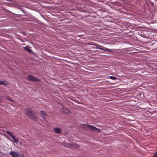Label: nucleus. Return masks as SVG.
Wrapping results in <instances>:
<instances>
[{
	"mask_svg": "<svg viewBox=\"0 0 157 157\" xmlns=\"http://www.w3.org/2000/svg\"><path fill=\"white\" fill-rule=\"evenodd\" d=\"M21 157H23V156L22 155H21Z\"/></svg>",
	"mask_w": 157,
	"mask_h": 157,
	"instance_id": "obj_14",
	"label": "nucleus"
},
{
	"mask_svg": "<svg viewBox=\"0 0 157 157\" xmlns=\"http://www.w3.org/2000/svg\"><path fill=\"white\" fill-rule=\"evenodd\" d=\"M110 78L113 80H115L117 79L116 77L113 76H110Z\"/></svg>",
	"mask_w": 157,
	"mask_h": 157,
	"instance_id": "obj_12",
	"label": "nucleus"
},
{
	"mask_svg": "<svg viewBox=\"0 0 157 157\" xmlns=\"http://www.w3.org/2000/svg\"><path fill=\"white\" fill-rule=\"evenodd\" d=\"M24 49L26 51H28L29 52H31V50L30 48L28 46H27L24 48Z\"/></svg>",
	"mask_w": 157,
	"mask_h": 157,
	"instance_id": "obj_9",
	"label": "nucleus"
},
{
	"mask_svg": "<svg viewBox=\"0 0 157 157\" xmlns=\"http://www.w3.org/2000/svg\"><path fill=\"white\" fill-rule=\"evenodd\" d=\"M26 112L29 117L33 120L35 121L36 119V115L32 111L31 109H28L26 110Z\"/></svg>",
	"mask_w": 157,
	"mask_h": 157,
	"instance_id": "obj_1",
	"label": "nucleus"
},
{
	"mask_svg": "<svg viewBox=\"0 0 157 157\" xmlns=\"http://www.w3.org/2000/svg\"><path fill=\"white\" fill-rule=\"evenodd\" d=\"M7 133L12 138L13 140L15 143H17L19 142V140L16 138L15 136L11 132L7 131Z\"/></svg>",
	"mask_w": 157,
	"mask_h": 157,
	"instance_id": "obj_2",
	"label": "nucleus"
},
{
	"mask_svg": "<svg viewBox=\"0 0 157 157\" xmlns=\"http://www.w3.org/2000/svg\"><path fill=\"white\" fill-rule=\"evenodd\" d=\"M54 131L56 133H58L61 132V129L59 128H55L54 129Z\"/></svg>",
	"mask_w": 157,
	"mask_h": 157,
	"instance_id": "obj_8",
	"label": "nucleus"
},
{
	"mask_svg": "<svg viewBox=\"0 0 157 157\" xmlns=\"http://www.w3.org/2000/svg\"><path fill=\"white\" fill-rule=\"evenodd\" d=\"M89 127H90V128L92 130H93L94 131H97L98 132L100 131V130L96 128L93 127V126H91L90 125H89Z\"/></svg>",
	"mask_w": 157,
	"mask_h": 157,
	"instance_id": "obj_7",
	"label": "nucleus"
},
{
	"mask_svg": "<svg viewBox=\"0 0 157 157\" xmlns=\"http://www.w3.org/2000/svg\"><path fill=\"white\" fill-rule=\"evenodd\" d=\"M75 146H76V148H78L79 147V146L77 144H75Z\"/></svg>",
	"mask_w": 157,
	"mask_h": 157,
	"instance_id": "obj_13",
	"label": "nucleus"
},
{
	"mask_svg": "<svg viewBox=\"0 0 157 157\" xmlns=\"http://www.w3.org/2000/svg\"><path fill=\"white\" fill-rule=\"evenodd\" d=\"M103 47L102 46H101L99 45H97V48L99 49H101V50H106L108 51H110L109 49L107 48H103Z\"/></svg>",
	"mask_w": 157,
	"mask_h": 157,
	"instance_id": "obj_6",
	"label": "nucleus"
},
{
	"mask_svg": "<svg viewBox=\"0 0 157 157\" xmlns=\"http://www.w3.org/2000/svg\"><path fill=\"white\" fill-rule=\"evenodd\" d=\"M5 98L6 100H9L11 101H13L9 97L6 96L5 97Z\"/></svg>",
	"mask_w": 157,
	"mask_h": 157,
	"instance_id": "obj_11",
	"label": "nucleus"
},
{
	"mask_svg": "<svg viewBox=\"0 0 157 157\" xmlns=\"http://www.w3.org/2000/svg\"><path fill=\"white\" fill-rule=\"evenodd\" d=\"M10 154L13 157H18V154L17 152L14 151H11L10 152Z\"/></svg>",
	"mask_w": 157,
	"mask_h": 157,
	"instance_id": "obj_4",
	"label": "nucleus"
},
{
	"mask_svg": "<svg viewBox=\"0 0 157 157\" xmlns=\"http://www.w3.org/2000/svg\"><path fill=\"white\" fill-rule=\"evenodd\" d=\"M27 78L29 80L31 81H40L39 79L36 78L35 76L32 75H29L28 76Z\"/></svg>",
	"mask_w": 157,
	"mask_h": 157,
	"instance_id": "obj_3",
	"label": "nucleus"
},
{
	"mask_svg": "<svg viewBox=\"0 0 157 157\" xmlns=\"http://www.w3.org/2000/svg\"><path fill=\"white\" fill-rule=\"evenodd\" d=\"M41 115L44 119H45L48 117V115L46 114L44 111L41 112Z\"/></svg>",
	"mask_w": 157,
	"mask_h": 157,
	"instance_id": "obj_5",
	"label": "nucleus"
},
{
	"mask_svg": "<svg viewBox=\"0 0 157 157\" xmlns=\"http://www.w3.org/2000/svg\"><path fill=\"white\" fill-rule=\"evenodd\" d=\"M7 84V83L5 81H4L0 80V84L3 85H6Z\"/></svg>",
	"mask_w": 157,
	"mask_h": 157,
	"instance_id": "obj_10",
	"label": "nucleus"
}]
</instances>
